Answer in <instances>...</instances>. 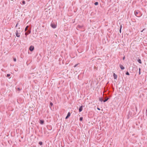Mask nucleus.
I'll list each match as a JSON object with an SVG mask.
<instances>
[{
    "label": "nucleus",
    "mask_w": 147,
    "mask_h": 147,
    "mask_svg": "<svg viewBox=\"0 0 147 147\" xmlns=\"http://www.w3.org/2000/svg\"><path fill=\"white\" fill-rule=\"evenodd\" d=\"M38 144L40 145H42V142L41 141H40L39 142Z\"/></svg>",
    "instance_id": "a211bd4d"
},
{
    "label": "nucleus",
    "mask_w": 147,
    "mask_h": 147,
    "mask_svg": "<svg viewBox=\"0 0 147 147\" xmlns=\"http://www.w3.org/2000/svg\"><path fill=\"white\" fill-rule=\"evenodd\" d=\"M126 74L127 75H129V74L127 71L126 72Z\"/></svg>",
    "instance_id": "4be33fe9"
},
{
    "label": "nucleus",
    "mask_w": 147,
    "mask_h": 147,
    "mask_svg": "<svg viewBox=\"0 0 147 147\" xmlns=\"http://www.w3.org/2000/svg\"><path fill=\"white\" fill-rule=\"evenodd\" d=\"M83 118L82 117H80L79 120L80 121H82L83 120Z\"/></svg>",
    "instance_id": "f3484780"
},
{
    "label": "nucleus",
    "mask_w": 147,
    "mask_h": 147,
    "mask_svg": "<svg viewBox=\"0 0 147 147\" xmlns=\"http://www.w3.org/2000/svg\"><path fill=\"white\" fill-rule=\"evenodd\" d=\"M130 111H129V112L128 114L129 117H132L133 116L131 114H130Z\"/></svg>",
    "instance_id": "ddd939ff"
},
{
    "label": "nucleus",
    "mask_w": 147,
    "mask_h": 147,
    "mask_svg": "<svg viewBox=\"0 0 147 147\" xmlns=\"http://www.w3.org/2000/svg\"><path fill=\"white\" fill-rule=\"evenodd\" d=\"M16 36L17 37H20V33L19 34L18 33V30H16Z\"/></svg>",
    "instance_id": "20e7f679"
},
{
    "label": "nucleus",
    "mask_w": 147,
    "mask_h": 147,
    "mask_svg": "<svg viewBox=\"0 0 147 147\" xmlns=\"http://www.w3.org/2000/svg\"><path fill=\"white\" fill-rule=\"evenodd\" d=\"M10 76V74H7V77H9Z\"/></svg>",
    "instance_id": "393cba45"
},
{
    "label": "nucleus",
    "mask_w": 147,
    "mask_h": 147,
    "mask_svg": "<svg viewBox=\"0 0 147 147\" xmlns=\"http://www.w3.org/2000/svg\"><path fill=\"white\" fill-rule=\"evenodd\" d=\"M44 122V120H40V123L41 124H43Z\"/></svg>",
    "instance_id": "f8f14e48"
},
{
    "label": "nucleus",
    "mask_w": 147,
    "mask_h": 147,
    "mask_svg": "<svg viewBox=\"0 0 147 147\" xmlns=\"http://www.w3.org/2000/svg\"><path fill=\"white\" fill-rule=\"evenodd\" d=\"M146 116H147V109H146Z\"/></svg>",
    "instance_id": "c756f323"
},
{
    "label": "nucleus",
    "mask_w": 147,
    "mask_h": 147,
    "mask_svg": "<svg viewBox=\"0 0 147 147\" xmlns=\"http://www.w3.org/2000/svg\"><path fill=\"white\" fill-rule=\"evenodd\" d=\"M113 76L115 79H116L117 78V76L116 74H115V73H113Z\"/></svg>",
    "instance_id": "9d476101"
},
{
    "label": "nucleus",
    "mask_w": 147,
    "mask_h": 147,
    "mask_svg": "<svg viewBox=\"0 0 147 147\" xmlns=\"http://www.w3.org/2000/svg\"><path fill=\"white\" fill-rule=\"evenodd\" d=\"M82 26L78 25L77 26V29H81V28H82Z\"/></svg>",
    "instance_id": "9b49d317"
},
{
    "label": "nucleus",
    "mask_w": 147,
    "mask_h": 147,
    "mask_svg": "<svg viewBox=\"0 0 147 147\" xmlns=\"http://www.w3.org/2000/svg\"><path fill=\"white\" fill-rule=\"evenodd\" d=\"M18 23H17V24H16V26H15L16 27H17V26H18Z\"/></svg>",
    "instance_id": "bb28decb"
},
{
    "label": "nucleus",
    "mask_w": 147,
    "mask_h": 147,
    "mask_svg": "<svg viewBox=\"0 0 147 147\" xmlns=\"http://www.w3.org/2000/svg\"><path fill=\"white\" fill-rule=\"evenodd\" d=\"M121 28H122V25H120V29H121Z\"/></svg>",
    "instance_id": "7c9ffc66"
},
{
    "label": "nucleus",
    "mask_w": 147,
    "mask_h": 147,
    "mask_svg": "<svg viewBox=\"0 0 147 147\" xmlns=\"http://www.w3.org/2000/svg\"><path fill=\"white\" fill-rule=\"evenodd\" d=\"M17 89H18V90L19 91H20V89L19 88H17Z\"/></svg>",
    "instance_id": "2f4dec72"
},
{
    "label": "nucleus",
    "mask_w": 147,
    "mask_h": 147,
    "mask_svg": "<svg viewBox=\"0 0 147 147\" xmlns=\"http://www.w3.org/2000/svg\"><path fill=\"white\" fill-rule=\"evenodd\" d=\"M83 106L82 105L81 106L79 109V111L80 112H81L82 110Z\"/></svg>",
    "instance_id": "39448f33"
},
{
    "label": "nucleus",
    "mask_w": 147,
    "mask_h": 147,
    "mask_svg": "<svg viewBox=\"0 0 147 147\" xmlns=\"http://www.w3.org/2000/svg\"><path fill=\"white\" fill-rule=\"evenodd\" d=\"M145 29V28L143 29L142 31H141V32H142L144 31V30Z\"/></svg>",
    "instance_id": "72a5a7b5"
},
{
    "label": "nucleus",
    "mask_w": 147,
    "mask_h": 147,
    "mask_svg": "<svg viewBox=\"0 0 147 147\" xmlns=\"http://www.w3.org/2000/svg\"><path fill=\"white\" fill-rule=\"evenodd\" d=\"M51 27L53 28H56V25L54 23H51Z\"/></svg>",
    "instance_id": "7ed1b4c3"
},
{
    "label": "nucleus",
    "mask_w": 147,
    "mask_h": 147,
    "mask_svg": "<svg viewBox=\"0 0 147 147\" xmlns=\"http://www.w3.org/2000/svg\"><path fill=\"white\" fill-rule=\"evenodd\" d=\"M69 117L68 116H66V117H65V119H67V118H68Z\"/></svg>",
    "instance_id": "c85d7f7f"
},
{
    "label": "nucleus",
    "mask_w": 147,
    "mask_h": 147,
    "mask_svg": "<svg viewBox=\"0 0 147 147\" xmlns=\"http://www.w3.org/2000/svg\"><path fill=\"white\" fill-rule=\"evenodd\" d=\"M119 67L122 70H123L125 69V67L123 66L121 64L119 65Z\"/></svg>",
    "instance_id": "6e6552de"
},
{
    "label": "nucleus",
    "mask_w": 147,
    "mask_h": 147,
    "mask_svg": "<svg viewBox=\"0 0 147 147\" xmlns=\"http://www.w3.org/2000/svg\"><path fill=\"white\" fill-rule=\"evenodd\" d=\"M125 59V57L124 56V57H123V60H124Z\"/></svg>",
    "instance_id": "473e14b6"
},
{
    "label": "nucleus",
    "mask_w": 147,
    "mask_h": 147,
    "mask_svg": "<svg viewBox=\"0 0 147 147\" xmlns=\"http://www.w3.org/2000/svg\"><path fill=\"white\" fill-rule=\"evenodd\" d=\"M98 2H95L94 3V4L96 5H98Z\"/></svg>",
    "instance_id": "412c9836"
},
{
    "label": "nucleus",
    "mask_w": 147,
    "mask_h": 147,
    "mask_svg": "<svg viewBox=\"0 0 147 147\" xmlns=\"http://www.w3.org/2000/svg\"><path fill=\"white\" fill-rule=\"evenodd\" d=\"M76 65H75L74 66V67H76Z\"/></svg>",
    "instance_id": "e433bc0d"
},
{
    "label": "nucleus",
    "mask_w": 147,
    "mask_h": 147,
    "mask_svg": "<svg viewBox=\"0 0 147 147\" xmlns=\"http://www.w3.org/2000/svg\"><path fill=\"white\" fill-rule=\"evenodd\" d=\"M99 100L101 101V102H102V101H103V100L102 98L101 97L99 98Z\"/></svg>",
    "instance_id": "aec40b11"
},
{
    "label": "nucleus",
    "mask_w": 147,
    "mask_h": 147,
    "mask_svg": "<svg viewBox=\"0 0 147 147\" xmlns=\"http://www.w3.org/2000/svg\"><path fill=\"white\" fill-rule=\"evenodd\" d=\"M139 75H140L141 74V72H140L141 69L140 68H139Z\"/></svg>",
    "instance_id": "5701e85b"
},
{
    "label": "nucleus",
    "mask_w": 147,
    "mask_h": 147,
    "mask_svg": "<svg viewBox=\"0 0 147 147\" xmlns=\"http://www.w3.org/2000/svg\"><path fill=\"white\" fill-rule=\"evenodd\" d=\"M13 61H16V59L15 58L13 59Z\"/></svg>",
    "instance_id": "cd10ccee"
},
{
    "label": "nucleus",
    "mask_w": 147,
    "mask_h": 147,
    "mask_svg": "<svg viewBox=\"0 0 147 147\" xmlns=\"http://www.w3.org/2000/svg\"><path fill=\"white\" fill-rule=\"evenodd\" d=\"M29 26H27L25 29V31H27V30H29Z\"/></svg>",
    "instance_id": "1a4fd4ad"
},
{
    "label": "nucleus",
    "mask_w": 147,
    "mask_h": 147,
    "mask_svg": "<svg viewBox=\"0 0 147 147\" xmlns=\"http://www.w3.org/2000/svg\"><path fill=\"white\" fill-rule=\"evenodd\" d=\"M121 29H119V32L120 33H121Z\"/></svg>",
    "instance_id": "f704fd0d"
},
{
    "label": "nucleus",
    "mask_w": 147,
    "mask_h": 147,
    "mask_svg": "<svg viewBox=\"0 0 147 147\" xmlns=\"http://www.w3.org/2000/svg\"><path fill=\"white\" fill-rule=\"evenodd\" d=\"M22 3L23 4H24L25 3V2L24 1H22Z\"/></svg>",
    "instance_id": "b1692460"
},
{
    "label": "nucleus",
    "mask_w": 147,
    "mask_h": 147,
    "mask_svg": "<svg viewBox=\"0 0 147 147\" xmlns=\"http://www.w3.org/2000/svg\"><path fill=\"white\" fill-rule=\"evenodd\" d=\"M49 105L50 107H51L53 105V103L51 102H50V103Z\"/></svg>",
    "instance_id": "dca6fc26"
},
{
    "label": "nucleus",
    "mask_w": 147,
    "mask_h": 147,
    "mask_svg": "<svg viewBox=\"0 0 147 147\" xmlns=\"http://www.w3.org/2000/svg\"><path fill=\"white\" fill-rule=\"evenodd\" d=\"M97 109L98 110H100V109L99 108L97 107Z\"/></svg>",
    "instance_id": "c9c22d12"
},
{
    "label": "nucleus",
    "mask_w": 147,
    "mask_h": 147,
    "mask_svg": "<svg viewBox=\"0 0 147 147\" xmlns=\"http://www.w3.org/2000/svg\"><path fill=\"white\" fill-rule=\"evenodd\" d=\"M138 61L141 64L142 63L140 59H138Z\"/></svg>",
    "instance_id": "4468645a"
},
{
    "label": "nucleus",
    "mask_w": 147,
    "mask_h": 147,
    "mask_svg": "<svg viewBox=\"0 0 147 147\" xmlns=\"http://www.w3.org/2000/svg\"><path fill=\"white\" fill-rule=\"evenodd\" d=\"M31 27L29 28V30H27L26 33H28V34H29L31 33Z\"/></svg>",
    "instance_id": "423d86ee"
},
{
    "label": "nucleus",
    "mask_w": 147,
    "mask_h": 147,
    "mask_svg": "<svg viewBox=\"0 0 147 147\" xmlns=\"http://www.w3.org/2000/svg\"><path fill=\"white\" fill-rule=\"evenodd\" d=\"M28 34H28V33H26L25 32V35H26V37L27 35H28Z\"/></svg>",
    "instance_id": "a878e982"
},
{
    "label": "nucleus",
    "mask_w": 147,
    "mask_h": 147,
    "mask_svg": "<svg viewBox=\"0 0 147 147\" xmlns=\"http://www.w3.org/2000/svg\"><path fill=\"white\" fill-rule=\"evenodd\" d=\"M139 12V11H134V14L135 16L138 17H140V15H138V14Z\"/></svg>",
    "instance_id": "f257e3e1"
},
{
    "label": "nucleus",
    "mask_w": 147,
    "mask_h": 147,
    "mask_svg": "<svg viewBox=\"0 0 147 147\" xmlns=\"http://www.w3.org/2000/svg\"><path fill=\"white\" fill-rule=\"evenodd\" d=\"M109 99V98H107L106 99L103 100V101L104 102H106Z\"/></svg>",
    "instance_id": "2eb2a0df"
},
{
    "label": "nucleus",
    "mask_w": 147,
    "mask_h": 147,
    "mask_svg": "<svg viewBox=\"0 0 147 147\" xmlns=\"http://www.w3.org/2000/svg\"><path fill=\"white\" fill-rule=\"evenodd\" d=\"M70 115H71V113H70V112H69L68 113H67V116H68L69 117Z\"/></svg>",
    "instance_id": "6ab92c4d"
},
{
    "label": "nucleus",
    "mask_w": 147,
    "mask_h": 147,
    "mask_svg": "<svg viewBox=\"0 0 147 147\" xmlns=\"http://www.w3.org/2000/svg\"><path fill=\"white\" fill-rule=\"evenodd\" d=\"M34 49V47L33 46L31 45L30 46L29 49L31 51H32Z\"/></svg>",
    "instance_id": "f03ea898"
},
{
    "label": "nucleus",
    "mask_w": 147,
    "mask_h": 147,
    "mask_svg": "<svg viewBox=\"0 0 147 147\" xmlns=\"http://www.w3.org/2000/svg\"><path fill=\"white\" fill-rule=\"evenodd\" d=\"M31 27L29 28V30H27L26 33H28V34H29L31 33Z\"/></svg>",
    "instance_id": "0eeeda50"
}]
</instances>
